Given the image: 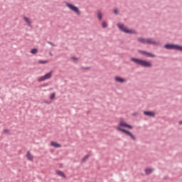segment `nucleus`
Returning <instances> with one entry per match:
<instances>
[{
  "label": "nucleus",
  "mask_w": 182,
  "mask_h": 182,
  "mask_svg": "<svg viewBox=\"0 0 182 182\" xmlns=\"http://www.w3.org/2000/svg\"><path fill=\"white\" fill-rule=\"evenodd\" d=\"M114 14H115V15H117V14H119V11L117 10V9H114Z\"/></svg>",
  "instance_id": "21"
},
{
  "label": "nucleus",
  "mask_w": 182,
  "mask_h": 182,
  "mask_svg": "<svg viewBox=\"0 0 182 182\" xmlns=\"http://www.w3.org/2000/svg\"><path fill=\"white\" fill-rule=\"evenodd\" d=\"M117 26L120 29V31H122V32H124L125 33H132V34L136 33V31L129 29L126 26H124V25H123L122 23H118Z\"/></svg>",
  "instance_id": "3"
},
{
  "label": "nucleus",
  "mask_w": 182,
  "mask_h": 182,
  "mask_svg": "<svg viewBox=\"0 0 182 182\" xmlns=\"http://www.w3.org/2000/svg\"><path fill=\"white\" fill-rule=\"evenodd\" d=\"M50 55L52 56V53H50Z\"/></svg>",
  "instance_id": "26"
},
{
  "label": "nucleus",
  "mask_w": 182,
  "mask_h": 182,
  "mask_svg": "<svg viewBox=\"0 0 182 182\" xmlns=\"http://www.w3.org/2000/svg\"><path fill=\"white\" fill-rule=\"evenodd\" d=\"M145 173H146V174H150L151 173H153V169H151V168H147V169L145 170Z\"/></svg>",
  "instance_id": "16"
},
{
  "label": "nucleus",
  "mask_w": 182,
  "mask_h": 182,
  "mask_svg": "<svg viewBox=\"0 0 182 182\" xmlns=\"http://www.w3.org/2000/svg\"><path fill=\"white\" fill-rule=\"evenodd\" d=\"M97 16H98V19H100V21H101V19L102 18V12L99 11L97 13Z\"/></svg>",
  "instance_id": "17"
},
{
  "label": "nucleus",
  "mask_w": 182,
  "mask_h": 182,
  "mask_svg": "<svg viewBox=\"0 0 182 182\" xmlns=\"http://www.w3.org/2000/svg\"><path fill=\"white\" fill-rule=\"evenodd\" d=\"M102 28H107V23L103 22L102 24Z\"/></svg>",
  "instance_id": "19"
},
{
  "label": "nucleus",
  "mask_w": 182,
  "mask_h": 182,
  "mask_svg": "<svg viewBox=\"0 0 182 182\" xmlns=\"http://www.w3.org/2000/svg\"><path fill=\"white\" fill-rule=\"evenodd\" d=\"M164 48H166V49H175L176 50H181V52H182V46H180L178 45L166 44L164 46Z\"/></svg>",
  "instance_id": "5"
},
{
  "label": "nucleus",
  "mask_w": 182,
  "mask_h": 182,
  "mask_svg": "<svg viewBox=\"0 0 182 182\" xmlns=\"http://www.w3.org/2000/svg\"><path fill=\"white\" fill-rule=\"evenodd\" d=\"M23 19L25 21V22H26L27 25L28 26H32V21H31V20L29 19V18L26 17V16H24L23 17Z\"/></svg>",
  "instance_id": "11"
},
{
  "label": "nucleus",
  "mask_w": 182,
  "mask_h": 182,
  "mask_svg": "<svg viewBox=\"0 0 182 182\" xmlns=\"http://www.w3.org/2000/svg\"><path fill=\"white\" fill-rule=\"evenodd\" d=\"M4 133H9V131L8 129H4Z\"/></svg>",
  "instance_id": "22"
},
{
  "label": "nucleus",
  "mask_w": 182,
  "mask_h": 182,
  "mask_svg": "<svg viewBox=\"0 0 182 182\" xmlns=\"http://www.w3.org/2000/svg\"><path fill=\"white\" fill-rule=\"evenodd\" d=\"M138 41L139 42H141V43H148L149 45H157V43L153 38H139Z\"/></svg>",
  "instance_id": "4"
},
{
  "label": "nucleus",
  "mask_w": 182,
  "mask_h": 182,
  "mask_svg": "<svg viewBox=\"0 0 182 182\" xmlns=\"http://www.w3.org/2000/svg\"><path fill=\"white\" fill-rule=\"evenodd\" d=\"M179 124H182V121L179 122Z\"/></svg>",
  "instance_id": "25"
},
{
  "label": "nucleus",
  "mask_w": 182,
  "mask_h": 182,
  "mask_svg": "<svg viewBox=\"0 0 182 182\" xmlns=\"http://www.w3.org/2000/svg\"><path fill=\"white\" fill-rule=\"evenodd\" d=\"M132 62L136 63V65H140V66H143L144 68H151V63L146 61L144 60H140L137 58H132Z\"/></svg>",
  "instance_id": "2"
},
{
  "label": "nucleus",
  "mask_w": 182,
  "mask_h": 182,
  "mask_svg": "<svg viewBox=\"0 0 182 182\" xmlns=\"http://www.w3.org/2000/svg\"><path fill=\"white\" fill-rule=\"evenodd\" d=\"M88 158H89V156L87 155V156H85L83 160H86V159H88Z\"/></svg>",
  "instance_id": "23"
},
{
  "label": "nucleus",
  "mask_w": 182,
  "mask_h": 182,
  "mask_svg": "<svg viewBox=\"0 0 182 182\" xmlns=\"http://www.w3.org/2000/svg\"><path fill=\"white\" fill-rule=\"evenodd\" d=\"M50 146H52L53 147H55L56 149H59V147H62L61 144H58L57 142L55 141H52L50 143Z\"/></svg>",
  "instance_id": "12"
},
{
  "label": "nucleus",
  "mask_w": 182,
  "mask_h": 182,
  "mask_svg": "<svg viewBox=\"0 0 182 182\" xmlns=\"http://www.w3.org/2000/svg\"><path fill=\"white\" fill-rule=\"evenodd\" d=\"M66 6H68L69 9L73 11V12L77 14V15H80V11H79V9L76 6H74L73 4H70L69 3H66Z\"/></svg>",
  "instance_id": "6"
},
{
  "label": "nucleus",
  "mask_w": 182,
  "mask_h": 182,
  "mask_svg": "<svg viewBox=\"0 0 182 182\" xmlns=\"http://www.w3.org/2000/svg\"><path fill=\"white\" fill-rule=\"evenodd\" d=\"M31 53H32V55H36V53H38V49L36 48H33L31 50Z\"/></svg>",
  "instance_id": "15"
},
{
  "label": "nucleus",
  "mask_w": 182,
  "mask_h": 182,
  "mask_svg": "<svg viewBox=\"0 0 182 182\" xmlns=\"http://www.w3.org/2000/svg\"><path fill=\"white\" fill-rule=\"evenodd\" d=\"M48 63V60H39V61H38V63L43 64V65H45V64H46V63Z\"/></svg>",
  "instance_id": "18"
},
{
  "label": "nucleus",
  "mask_w": 182,
  "mask_h": 182,
  "mask_svg": "<svg viewBox=\"0 0 182 182\" xmlns=\"http://www.w3.org/2000/svg\"><path fill=\"white\" fill-rule=\"evenodd\" d=\"M51 77H52V72H50L46 74L45 75L38 77V82H43L44 80L50 79Z\"/></svg>",
  "instance_id": "7"
},
{
  "label": "nucleus",
  "mask_w": 182,
  "mask_h": 182,
  "mask_svg": "<svg viewBox=\"0 0 182 182\" xmlns=\"http://www.w3.org/2000/svg\"><path fill=\"white\" fill-rule=\"evenodd\" d=\"M123 127H127V129H133L132 126L128 124L124 119H121L118 126L116 127L117 130L122 132V133H125V134H127V136H130L132 140H136V136H134L133 134H132L130 132L124 129Z\"/></svg>",
  "instance_id": "1"
},
{
  "label": "nucleus",
  "mask_w": 182,
  "mask_h": 182,
  "mask_svg": "<svg viewBox=\"0 0 182 182\" xmlns=\"http://www.w3.org/2000/svg\"><path fill=\"white\" fill-rule=\"evenodd\" d=\"M55 93H53L50 97V99H51V100H53V99H55Z\"/></svg>",
  "instance_id": "20"
},
{
  "label": "nucleus",
  "mask_w": 182,
  "mask_h": 182,
  "mask_svg": "<svg viewBox=\"0 0 182 182\" xmlns=\"http://www.w3.org/2000/svg\"><path fill=\"white\" fill-rule=\"evenodd\" d=\"M114 80L116 82H118L119 83H124V82H126V80H124L120 77H115Z\"/></svg>",
  "instance_id": "10"
},
{
  "label": "nucleus",
  "mask_w": 182,
  "mask_h": 182,
  "mask_svg": "<svg viewBox=\"0 0 182 182\" xmlns=\"http://www.w3.org/2000/svg\"><path fill=\"white\" fill-rule=\"evenodd\" d=\"M26 156L30 161H33V155L30 151H27Z\"/></svg>",
  "instance_id": "13"
},
{
  "label": "nucleus",
  "mask_w": 182,
  "mask_h": 182,
  "mask_svg": "<svg viewBox=\"0 0 182 182\" xmlns=\"http://www.w3.org/2000/svg\"><path fill=\"white\" fill-rule=\"evenodd\" d=\"M56 174H58V176H60V177H63V178L66 177L65 173L60 171H56Z\"/></svg>",
  "instance_id": "14"
},
{
  "label": "nucleus",
  "mask_w": 182,
  "mask_h": 182,
  "mask_svg": "<svg viewBox=\"0 0 182 182\" xmlns=\"http://www.w3.org/2000/svg\"><path fill=\"white\" fill-rule=\"evenodd\" d=\"M141 53L143 55H146V56H148V58H156V55L154 54H152L151 53H148L146 51H142Z\"/></svg>",
  "instance_id": "9"
},
{
  "label": "nucleus",
  "mask_w": 182,
  "mask_h": 182,
  "mask_svg": "<svg viewBox=\"0 0 182 182\" xmlns=\"http://www.w3.org/2000/svg\"><path fill=\"white\" fill-rule=\"evenodd\" d=\"M144 114H145V116H150L151 117H154V116H156V114L151 111H144Z\"/></svg>",
  "instance_id": "8"
},
{
  "label": "nucleus",
  "mask_w": 182,
  "mask_h": 182,
  "mask_svg": "<svg viewBox=\"0 0 182 182\" xmlns=\"http://www.w3.org/2000/svg\"><path fill=\"white\" fill-rule=\"evenodd\" d=\"M72 59H73V60H77V58H75V57H73Z\"/></svg>",
  "instance_id": "24"
}]
</instances>
